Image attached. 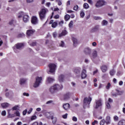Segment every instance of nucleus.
<instances>
[{
    "label": "nucleus",
    "instance_id": "6e6552de",
    "mask_svg": "<svg viewBox=\"0 0 125 125\" xmlns=\"http://www.w3.org/2000/svg\"><path fill=\"white\" fill-rule=\"evenodd\" d=\"M92 51V50L89 47H87L84 48V52L86 55H89L90 56V54H91V52Z\"/></svg>",
    "mask_w": 125,
    "mask_h": 125
},
{
    "label": "nucleus",
    "instance_id": "8fccbe9b",
    "mask_svg": "<svg viewBox=\"0 0 125 125\" xmlns=\"http://www.w3.org/2000/svg\"><path fill=\"white\" fill-rule=\"evenodd\" d=\"M123 94H124V91H118L117 95H122Z\"/></svg>",
    "mask_w": 125,
    "mask_h": 125
},
{
    "label": "nucleus",
    "instance_id": "a18cd8bd",
    "mask_svg": "<svg viewBox=\"0 0 125 125\" xmlns=\"http://www.w3.org/2000/svg\"><path fill=\"white\" fill-rule=\"evenodd\" d=\"M14 114L17 116V117H20V112L18 110L16 111Z\"/></svg>",
    "mask_w": 125,
    "mask_h": 125
},
{
    "label": "nucleus",
    "instance_id": "2f4dec72",
    "mask_svg": "<svg viewBox=\"0 0 125 125\" xmlns=\"http://www.w3.org/2000/svg\"><path fill=\"white\" fill-rule=\"evenodd\" d=\"M118 125H125V120H122L119 121Z\"/></svg>",
    "mask_w": 125,
    "mask_h": 125
},
{
    "label": "nucleus",
    "instance_id": "e433bc0d",
    "mask_svg": "<svg viewBox=\"0 0 125 125\" xmlns=\"http://www.w3.org/2000/svg\"><path fill=\"white\" fill-rule=\"evenodd\" d=\"M73 24H74V22L72 21H70V22H69V23L68 24L69 27L70 29H72V28H73Z\"/></svg>",
    "mask_w": 125,
    "mask_h": 125
},
{
    "label": "nucleus",
    "instance_id": "13d9d810",
    "mask_svg": "<svg viewBox=\"0 0 125 125\" xmlns=\"http://www.w3.org/2000/svg\"><path fill=\"white\" fill-rule=\"evenodd\" d=\"M37 44V42H33L32 43H30V45H31V46H35V45H36Z\"/></svg>",
    "mask_w": 125,
    "mask_h": 125
},
{
    "label": "nucleus",
    "instance_id": "f704fd0d",
    "mask_svg": "<svg viewBox=\"0 0 125 125\" xmlns=\"http://www.w3.org/2000/svg\"><path fill=\"white\" fill-rule=\"evenodd\" d=\"M45 116L47 118V119H51V116H50V113L49 112L45 113Z\"/></svg>",
    "mask_w": 125,
    "mask_h": 125
},
{
    "label": "nucleus",
    "instance_id": "1a4fd4ad",
    "mask_svg": "<svg viewBox=\"0 0 125 125\" xmlns=\"http://www.w3.org/2000/svg\"><path fill=\"white\" fill-rule=\"evenodd\" d=\"M90 57L91 60H93V59H95L96 57H97V51L94 50L92 53L90 55Z\"/></svg>",
    "mask_w": 125,
    "mask_h": 125
},
{
    "label": "nucleus",
    "instance_id": "052dcab7",
    "mask_svg": "<svg viewBox=\"0 0 125 125\" xmlns=\"http://www.w3.org/2000/svg\"><path fill=\"white\" fill-rule=\"evenodd\" d=\"M27 114V109H26L25 110H23L22 112V115L23 116H25V115Z\"/></svg>",
    "mask_w": 125,
    "mask_h": 125
},
{
    "label": "nucleus",
    "instance_id": "0e129e2a",
    "mask_svg": "<svg viewBox=\"0 0 125 125\" xmlns=\"http://www.w3.org/2000/svg\"><path fill=\"white\" fill-rule=\"evenodd\" d=\"M93 18L94 20H99L100 19V17H94Z\"/></svg>",
    "mask_w": 125,
    "mask_h": 125
},
{
    "label": "nucleus",
    "instance_id": "09e8293b",
    "mask_svg": "<svg viewBox=\"0 0 125 125\" xmlns=\"http://www.w3.org/2000/svg\"><path fill=\"white\" fill-rule=\"evenodd\" d=\"M1 115L2 116H6V111L5 110H3L1 112Z\"/></svg>",
    "mask_w": 125,
    "mask_h": 125
},
{
    "label": "nucleus",
    "instance_id": "680f3d73",
    "mask_svg": "<svg viewBox=\"0 0 125 125\" xmlns=\"http://www.w3.org/2000/svg\"><path fill=\"white\" fill-rule=\"evenodd\" d=\"M87 2H88V3H89V4H93V2H92V0H87Z\"/></svg>",
    "mask_w": 125,
    "mask_h": 125
},
{
    "label": "nucleus",
    "instance_id": "a878e982",
    "mask_svg": "<svg viewBox=\"0 0 125 125\" xmlns=\"http://www.w3.org/2000/svg\"><path fill=\"white\" fill-rule=\"evenodd\" d=\"M71 94L70 93H66L63 95V99L64 100H68V99H70V96Z\"/></svg>",
    "mask_w": 125,
    "mask_h": 125
},
{
    "label": "nucleus",
    "instance_id": "20e7f679",
    "mask_svg": "<svg viewBox=\"0 0 125 125\" xmlns=\"http://www.w3.org/2000/svg\"><path fill=\"white\" fill-rule=\"evenodd\" d=\"M42 81V77H37L36 78V82L34 84V87H38L39 86L41 83Z\"/></svg>",
    "mask_w": 125,
    "mask_h": 125
},
{
    "label": "nucleus",
    "instance_id": "2eb2a0df",
    "mask_svg": "<svg viewBox=\"0 0 125 125\" xmlns=\"http://www.w3.org/2000/svg\"><path fill=\"white\" fill-rule=\"evenodd\" d=\"M101 70L103 72V73H106V72H107V70H108V67L107 66V65L103 64L101 67Z\"/></svg>",
    "mask_w": 125,
    "mask_h": 125
},
{
    "label": "nucleus",
    "instance_id": "e2e57ef3",
    "mask_svg": "<svg viewBox=\"0 0 125 125\" xmlns=\"http://www.w3.org/2000/svg\"><path fill=\"white\" fill-rule=\"evenodd\" d=\"M67 116H68V114L66 113L65 115H62V117L63 119H66Z\"/></svg>",
    "mask_w": 125,
    "mask_h": 125
},
{
    "label": "nucleus",
    "instance_id": "0eeeda50",
    "mask_svg": "<svg viewBox=\"0 0 125 125\" xmlns=\"http://www.w3.org/2000/svg\"><path fill=\"white\" fill-rule=\"evenodd\" d=\"M103 5H105V1L103 0H98L95 4L96 7H101V6H103Z\"/></svg>",
    "mask_w": 125,
    "mask_h": 125
},
{
    "label": "nucleus",
    "instance_id": "6ab92c4d",
    "mask_svg": "<svg viewBox=\"0 0 125 125\" xmlns=\"http://www.w3.org/2000/svg\"><path fill=\"white\" fill-rule=\"evenodd\" d=\"M55 81V80L53 77H48L46 79V82L47 83H53V82H54Z\"/></svg>",
    "mask_w": 125,
    "mask_h": 125
},
{
    "label": "nucleus",
    "instance_id": "864d4df0",
    "mask_svg": "<svg viewBox=\"0 0 125 125\" xmlns=\"http://www.w3.org/2000/svg\"><path fill=\"white\" fill-rule=\"evenodd\" d=\"M112 96L113 97H117V96H118V93H112Z\"/></svg>",
    "mask_w": 125,
    "mask_h": 125
},
{
    "label": "nucleus",
    "instance_id": "5701e85b",
    "mask_svg": "<svg viewBox=\"0 0 125 125\" xmlns=\"http://www.w3.org/2000/svg\"><path fill=\"white\" fill-rule=\"evenodd\" d=\"M74 73L76 75H80L81 73V68L80 67H77L74 69Z\"/></svg>",
    "mask_w": 125,
    "mask_h": 125
},
{
    "label": "nucleus",
    "instance_id": "dca6fc26",
    "mask_svg": "<svg viewBox=\"0 0 125 125\" xmlns=\"http://www.w3.org/2000/svg\"><path fill=\"white\" fill-rule=\"evenodd\" d=\"M49 24L52 25V28H55L56 27H57L58 25L57 22L54 21L53 20H51Z\"/></svg>",
    "mask_w": 125,
    "mask_h": 125
},
{
    "label": "nucleus",
    "instance_id": "473e14b6",
    "mask_svg": "<svg viewBox=\"0 0 125 125\" xmlns=\"http://www.w3.org/2000/svg\"><path fill=\"white\" fill-rule=\"evenodd\" d=\"M109 74L110 76H114V75L116 74V70H115L114 69L110 70L109 71Z\"/></svg>",
    "mask_w": 125,
    "mask_h": 125
},
{
    "label": "nucleus",
    "instance_id": "49530a36",
    "mask_svg": "<svg viewBox=\"0 0 125 125\" xmlns=\"http://www.w3.org/2000/svg\"><path fill=\"white\" fill-rule=\"evenodd\" d=\"M113 119L115 122H118L119 121V117H118L117 116H115L113 117Z\"/></svg>",
    "mask_w": 125,
    "mask_h": 125
},
{
    "label": "nucleus",
    "instance_id": "4468645a",
    "mask_svg": "<svg viewBox=\"0 0 125 125\" xmlns=\"http://www.w3.org/2000/svg\"><path fill=\"white\" fill-rule=\"evenodd\" d=\"M30 20V17L27 15H24L23 17V21L24 23H28Z\"/></svg>",
    "mask_w": 125,
    "mask_h": 125
},
{
    "label": "nucleus",
    "instance_id": "5fc2aeb1",
    "mask_svg": "<svg viewBox=\"0 0 125 125\" xmlns=\"http://www.w3.org/2000/svg\"><path fill=\"white\" fill-rule=\"evenodd\" d=\"M78 9H79V6H78V5H75L73 7L74 10L77 11V10Z\"/></svg>",
    "mask_w": 125,
    "mask_h": 125
},
{
    "label": "nucleus",
    "instance_id": "cd10ccee",
    "mask_svg": "<svg viewBox=\"0 0 125 125\" xmlns=\"http://www.w3.org/2000/svg\"><path fill=\"white\" fill-rule=\"evenodd\" d=\"M51 119L52 120V123L54 125H56V123L57 122V118L54 117L53 116H51Z\"/></svg>",
    "mask_w": 125,
    "mask_h": 125
},
{
    "label": "nucleus",
    "instance_id": "aec40b11",
    "mask_svg": "<svg viewBox=\"0 0 125 125\" xmlns=\"http://www.w3.org/2000/svg\"><path fill=\"white\" fill-rule=\"evenodd\" d=\"M35 33V30H28L26 31V35L28 37H30Z\"/></svg>",
    "mask_w": 125,
    "mask_h": 125
},
{
    "label": "nucleus",
    "instance_id": "7c9ffc66",
    "mask_svg": "<svg viewBox=\"0 0 125 125\" xmlns=\"http://www.w3.org/2000/svg\"><path fill=\"white\" fill-rule=\"evenodd\" d=\"M9 25H11V26H13L16 24V21L12 20L10 22H9Z\"/></svg>",
    "mask_w": 125,
    "mask_h": 125
},
{
    "label": "nucleus",
    "instance_id": "774afa93",
    "mask_svg": "<svg viewBox=\"0 0 125 125\" xmlns=\"http://www.w3.org/2000/svg\"><path fill=\"white\" fill-rule=\"evenodd\" d=\"M32 111H33V108H30L29 109V110L27 112L28 114H30V113H32Z\"/></svg>",
    "mask_w": 125,
    "mask_h": 125
},
{
    "label": "nucleus",
    "instance_id": "69168bd1",
    "mask_svg": "<svg viewBox=\"0 0 125 125\" xmlns=\"http://www.w3.org/2000/svg\"><path fill=\"white\" fill-rule=\"evenodd\" d=\"M55 19H59V15H56L54 17Z\"/></svg>",
    "mask_w": 125,
    "mask_h": 125
},
{
    "label": "nucleus",
    "instance_id": "bb28decb",
    "mask_svg": "<svg viewBox=\"0 0 125 125\" xmlns=\"http://www.w3.org/2000/svg\"><path fill=\"white\" fill-rule=\"evenodd\" d=\"M12 110L16 111H19L20 110V105H15L13 107H12Z\"/></svg>",
    "mask_w": 125,
    "mask_h": 125
},
{
    "label": "nucleus",
    "instance_id": "9b49d317",
    "mask_svg": "<svg viewBox=\"0 0 125 125\" xmlns=\"http://www.w3.org/2000/svg\"><path fill=\"white\" fill-rule=\"evenodd\" d=\"M27 79L26 78H21L19 80V83L20 85H24L25 83H27Z\"/></svg>",
    "mask_w": 125,
    "mask_h": 125
},
{
    "label": "nucleus",
    "instance_id": "a211bd4d",
    "mask_svg": "<svg viewBox=\"0 0 125 125\" xmlns=\"http://www.w3.org/2000/svg\"><path fill=\"white\" fill-rule=\"evenodd\" d=\"M73 42V45L76 47L79 44V42L78 41V39L75 37H72V38Z\"/></svg>",
    "mask_w": 125,
    "mask_h": 125
},
{
    "label": "nucleus",
    "instance_id": "f8f14e48",
    "mask_svg": "<svg viewBox=\"0 0 125 125\" xmlns=\"http://www.w3.org/2000/svg\"><path fill=\"white\" fill-rule=\"evenodd\" d=\"M13 110L12 108L7 110L8 112V118H13L14 117V114H13Z\"/></svg>",
    "mask_w": 125,
    "mask_h": 125
},
{
    "label": "nucleus",
    "instance_id": "4d7b16f0",
    "mask_svg": "<svg viewBox=\"0 0 125 125\" xmlns=\"http://www.w3.org/2000/svg\"><path fill=\"white\" fill-rule=\"evenodd\" d=\"M63 24H64V21H61L59 23V25H60V26H63Z\"/></svg>",
    "mask_w": 125,
    "mask_h": 125
},
{
    "label": "nucleus",
    "instance_id": "f257e3e1",
    "mask_svg": "<svg viewBox=\"0 0 125 125\" xmlns=\"http://www.w3.org/2000/svg\"><path fill=\"white\" fill-rule=\"evenodd\" d=\"M63 85L62 84H56L51 86L49 89V91L51 94H54L59 90H62Z\"/></svg>",
    "mask_w": 125,
    "mask_h": 125
},
{
    "label": "nucleus",
    "instance_id": "4c0bfd02",
    "mask_svg": "<svg viewBox=\"0 0 125 125\" xmlns=\"http://www.w3.org/2000/svg\"><path fill=\"white\" fill-rule=\"evenodd\" d=\"M105 105L106 106L107 109H111V105L108 102H106L105 103Z\"/></svg>",
    "mask_w": 125,
    "mask_h": 125
},
{
    "label": "nucleus",
    "instance_id": "79ce46f5",
    "mask_svg": "<svg viewBox=\"0 0 125 125\" xmlns=\"http://www.w3.org/2000/svg\"><path fill=\"white\" fill-rule=\"evenodd\" d=\"M105 119H103L101 121L100 123V125H105Z\"/></svg>",
    "mask_w": 125,
    "mask_h": 125
},
{
    "label": "nucleus",
    "instance_id": "338daca9",
    "mask_svg": "<svg viewBox=\"0 0 125 125\" xmlns=\"http://www.w3.org/2000/svg\"><path fill=\"white\" fill-rule=\"evenodd\" d=\"M92 46H96L97 45V43H96V42H93L92 43Z\"/></svg>",
    "mask_w": 125,
    "mask_h": 125
},
{
    "label": "nucleus",
    "instance_id": "37998d69",
    "mask_svg": "<svg viewBox=\"0 0 125 125\" xmlns=\"http://www.w3.org/2000/svg\"><path fill=\"white\" fill-rule=\"evenodd\" d=\"M110 87H111V83H108L107 85L105 86V88L106 89H107L108 90V89H110Z\"/></svg>",
    "mask_w": 125,
    "mask_h": 125
},
{
    "label": "nucleus",
    "instance_id": "39448f33",
    "mask_svg": "<svg viewBox=\"0 0 125 125\" xmlns=\"http://www.w3.org/2000/svg\"><path fill=\"white\" fill-rule=\"evenodd\" d=\"M48 67L49 68V71L48 72V74H49V73H55L57 67L55 64L51 63L48 65Z\"/></svg>",
    "mask_w": 125,
    "mask_h": 125
},
{
    "label": "nucleus",
    "instance_id": "c03bdc74",
    "mask_svg": "<svg viewBox=\"0 0 125 125\" xmlns=\"http://www.w3.org/2000/svg\"><path fill=\"white\" fill-rule=\"evenodd\" d=\"M25 34H24V33H20L18 34V38H23Z\"/></svg>",
    "mask_w": 125,
    "mask_h": 125
},
{
    "label": "nucleus",
    "instance_id": "a19ab883",
    "mask_svg": "<svg viewBox=\"0 0 125 125\" xmlns=\"http://www.w3.org/2000/svg\"><path fill=\"white\" fill-rule=\"evenodd\" d=\"M69 19H70V16H69V15H66L64 16V20L65 21H68V20H69Z\"/></svg>",
    "mask_w": 125,
    "mask_h": 125
},
{
    "label": "nucleus",
    "instance_id": "bf43d9fd",
    "mask_svg": "<svg viewBox=\"0 0 125 125\" xmlns=\"http://www.w3.org/2000/svg\"><path fill=\"white\" fill-rule=\"evenodd\" d=\"M96 124L97 125V124H98V121L94 120V122L92 123V125H95Z\"/></svg>",
    "mask_w": 125,
    "mask_h": 125
},
{
    "label": "nucleus",
    "instance_id": "393cba45",
    "mask_svg": "<svg viewBox=\"0 0 125 125\" xmlns=\"http://www.w3.org/2000/svg\"><path fill=\"white\" fill-rule=\"evenodd\" d=\"M105 124L106 125H110L111 124V117L107 116L105 118Z\"/></svg>",
    "mask_w": 125,
    "mask_h": 125
},
{
    "label": "nucleus",
    "instance_id": "423d86ee",
    "mask_svg": "<svg viewBox=\"0 0 125 125\" xmlns=\"http://www.w3.org/2000/svg\"><path fill=\"white\" fill-rule=\"evenodd\" d=\"M91 102V98H85L83 100V107L85 108L86 106H88Z\"/></svg>",
    "mask_w": 125,
    "mask_h": 125
},
{
    "label": "nucleus",
    "instance_id": "c9c22d12",
    "mask_svg": "<svg viewBox=\"0 0 125 125\" xmlns=\"http://www.w3.org/2000/svg\"><path fill=\"white\" fill-rule=\"evenodd\" d=\"M83 7H84V8H85V9H87L88 8H89V5H88V4H87V3H84L83 5Z\"/></svg>",
    "mask_w": 125,
    "mask_h": 125
},
{
    "label": "nucleus",
    "instance_id": "72a5a7b5",
    "mask_svg": "<svg viewBox=\"0 0 125 125\" xmlns=\"http://www.w3.org/2000/svg\"><path fill=\"white\" fill-rule=\"evenodd\" d=\"M11 95H13V93L12 92H8L5 93V96L6 97H9Z\"/></svg>",
    "mask_w": 125,
    "mask_h": 125
},
{
    "label": "nucleus",
    "instance_id": "c85d7f7f",
    "mask_svg": "<svg viewBox=\"0 0 125 125\" xmlns=\"http://www.w3.org/2000/svg\"><path fill=\"white\" fill-rule=\"evenodd\" d=\"M102 26H107L108 25V21L104 20L101 22Z\"/></svg>",
    "mask_w": 125,
    "mask_h": 125
},
{
    "label": "nucleus",
    "instance_id": "f3484780",
    "mask_svg": "<svg viewBox=\"0 0 125 125\" xmlns=\"http://www.w3.org/2000/svg\"><path fill=\"white\" fill-rule=\"evenodd\" d=\"M87 77L86 75V70L85 69H83L81 73V78L82 79H85Z\"/></svg>",
    "mask_w": 125,
    "mask_h": 125
},
{
    "label": "nucleus",
    "instance_id": "f03ea898",
    "mask_svg": "<svg viewBox=\"0 0 125 125\" xmlns=\"http://www.w3.org/2000/svg\"><path fill=\"white\" fill-rule=\"evenodd\" d=\"M24 47V44L22 43H18L16 44L13 47V49L14 51L16 53H18L19 52V50Z\"/></svg>",
    "mask_w": 125,
    "mask_h": 125
},
{
    "label": "nucleus",
    "instance_id": "603ef678",
    "mask_svg": "<svg viewBox=\"0 0 125 125\" xmlns=\"http://www.w3.org/2000/svg\"><path fill=\"white\" fill-rule=\"evenodd\" d=\"M65 44H64V42L62 41L60 44V46H62V47H64Z\"/></svg>",
    "mask_w": 125,
    "mask_h": 125
},
{
    "label": "nucleus",
    "instance_id": "4be33fe9",
    "mask_svg": "<svg viewBox=\"0 0 125 125\" xmlns=\"http://www.w3.org/2000/svg\"><path fill=\"white\" fill-rule=\"evenodd\" d=\"M63 108L65 111H68L70 109V104L66 103L63 104Z\"/></svg>",
    "mask_w": 125,
    "mask_h": 125
},
{
    "label": "nucleus",
    "instance_id": "b1692460",
    "mask_svg": "<svg viewBox=\"0 0 125 125\" xmlns=\"http://www.w3.org/2000/svg\"><path fill=\"white\" fill-rule=\"evenodd\" d=\"M64 79H65V76H64L63 74H61L59 76V81L60 83H63V82H64Z\"/></svg>",
    "mask_w": 125,
    "mask_h": 125
},
{
    "label": "nucleus",
    "instance_id": "ddd939ff",
    "mask_svg": "<svg viewBox=\"0 0 125 125\" xmlns=\"http://www.w3.org/2000/svg\"><path fill=\"white\" fill-rule=\"evenodd\" d=\"M102 106V103L101 100H97L96 101V105L94 106L95 109H98L99 107Z\"/></svg>",
    "mask_w": 125,
    "mask_h": 125
},
{
    "label": "nucleus",
    "instance_id": "de8ad7c7",
    "mask_svg": "<svg viewBox=\"0 0 125 125\" xmlns=\"http://www.w3.org/2000/svg\"><path fill=\"white\" fill-rule=\"evenodd\" d=\"M36 119H37V116L36 115H33L31 118V121H34V120H36Z\"/></svg>",
    "mask_w": 125,
    "mask_h": 125
},
{
    "label": "nucleus",
    "instance_id": "58836bf2",
    "mask_svg": "<svg viewBox=\"0 0 125 125\" xmlns=\"http://www.w3.org/2000/svg\"><path fill=\"white\" fill-rule=\"evenodd\" d=\"M24 12H21L19 13V15H18V17L19 18H21V17H22V16H24Z\"/></svg>",
    "mask_w": 125,
    "mask_h": 125
},
{
    "label": "nucleus",
    "instance_id": "3c124183",
    "mask_svg": "<svg viewBox=\"0 0 125 125\" xmlns=\"http://www.w3.org/2000/svg\"><path fill=\"white\" fill-rule=\"evenodd\" d=\"M72 121H73V122H78V118L75 116H73L72 117Z\"/></svg>",
    "mask_w": 125,
    "mask_h": 125
},
{
    "label": "nucleus",
    "instance_id": "9d476101",
    "mask_svg": "<svg viewBox=\"0 0 125 125\" xmlns=\"http://www.w3.org/2000/svg\"><path fill=\"white\" fill-rule=\"evenodd\" d=\"M31 23L33 25H37L39 23V20L37 17H33L31 19Z\"/></svg>",
    "mask_w": 125,
    "mask_h": 125
},
{
    "label": "nucleus",
    "instance_id": "c756f323",
    "mask_svg": "<svg viewBox=\"0 0 125 125\" xmlns=\"http://www.w3.org/2000/svg\"><path fill=\"white\" fill-rule=\"evenodd\" d=\"M1 105L2 108H7V107H9V104L7 103H4L2 104Z\"/></svg>",
    "mask_w": 125,
    "mask_h": 125
},
{
    "label": "nucleus",
    "instance_id": "412c9836",
    "mask_svg": "<svg viewBox=\"0 0 125 125\" xmlns=\"http://www.w3.org/2000/svg\"><path fill=\"white\" fill-rule=\"evenodd\" d=\"M67 34H68V32H67L66 30H63L61 33L59 34V38H62L63 36H66Z\"/></svg>",
    "mask_w": 125,
    "mask_h": 125
},
{
    "label": "nucleus",
    "instance_id": "6e6d98bb",
    "mask_svg": "<svg viewBox=\"0 0 125 125\" xmlns=\"http://www.w3.org/2000/svg\"><path fill=\"white\" fill-rule=\"evenodd\" d=\"M23 95L24 96H27V97H29L30 96V94H29V93L25 92L23 93Z\"/></svg>",
    "mask_w": 125,
    "mask_h": 125
},
{
    "label": "nucleus",
    "instance_id": "7ed1b4c3",
    "mask_svg": "<svg viewBox=\"0 0 125 125\" xmlns=\"http://www.w3.org/2000/svg\"><path fill=\"white\" fill-rule=\"evenodd\" d=\"M47 11V9H42L40 13H39V16L40 17V19L41 20H43L44 18H45V14H46V12Z\"/></svg>",
    "mask_w": 125,
    "mask_h": 125
},
{
    "label": "nucleus",
    "instance_id": "ea45409f",
    "mask_svg": "<svg viewBox=\"0 0 125 125\" xmlns=\"http://www.w3.org/2000/svg\"><path fill=\"white\" fill-rule=\"evenodd\" d=\"M84 12H83V11H81L80 12V16L81 17H82V18H83V17H84Z\"/></svg>",
    "mask_w": 125,
    "mask_h": 125
}]
</instances>
